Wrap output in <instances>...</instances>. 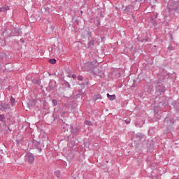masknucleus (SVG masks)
Returning <instances> with one entry per match:
<instances>
[{"label":"nucleus","mask_w":179,"mask_h":179,"mask_svg":"<svg viewBox=\"0 0 179 179\" xmlns=\"http://www.w3.org/2000/svg\"><path fill=\"white\" fill-rule=\"evenodd\" d=\"M93 68H94V66L92 62H87L85 64V71H92Z\"/></svg>","instance_id":"nucleus-2"},{"label":"nucleus","mask_w":179,"mask_h":179,"mask_svg":"<svg viewBox=\"0 0 179 179\" xmlns=\"http://www.w3.org/2000/svg\"><path fill=\"white\" fill-rule=\"evenodd\" d=\"M85 124L89 125L90 127V126L93 125V123H92V122H90L89 120H87V121H85Z\"/></svg>","instance_id":"nucleus-9"},{"label":"nucleus","mask_w":179,"mask_h":179,"mask_svg":"<svg viewBox=\"0 0 179 179\" xmlns=\"http://www.w3.org/2000/svg\"><path fill=\"white\" fill-rule=\"evenodd\" d=\"M1 107L3 108V110H7V108H9L10 106L9 104L2 103Z\"/></svg>","instance_id":"nucleus-5"},{"label":"nucleus","mask_w":179,"mask_h":179,"mask_svg":"<svg viewBox=\"0 0 179 179\" xmlns=\"http://www.w3.org/2000/svg\"><path fill=\"white\" fill-rule=\"evenodd\" d=\"M80 13H83V11H81Z\"/></svg>","instance_id":"nucleus-16"},{"label":"nucleus","mask_w":179,"mask_h":179,"mask_svg":"<svg viewBox=\"0 0 179 179\" xmlns=\"http://www.w3.org/2000/svg\"><path fill=\"white\" fill-rule=\"evenodd\" d=\"M25 158L28 163H33L34 162V156H33V154L31 153L27 154Z\"/></svg>","instance_id":"nucleus-1"},{"label":"nucleus","mask_w":179,"mask_h":179,"mask_svg":"<svg viewBox=\"0 0 179 179\" xmlns=\"http://www.w3.org/2000/svg\"><path fill=\"white\" fill-rule=\"evenodd\" d=\"M107 97L110 101L115 100V95H110V94H107Z\"/></svg>","instance_id":"nucleus-4"},{"label":"nucleus","mask_w":179,"mask_h":179,"mask_svg":"<svg viewBox=\"0 0 179 179\" xmlns=\"http://www.w3.org/2000/svg\"><path fill=\"white\" fill-rule=\"evenodd\" d=\"M52 103L54 104L55 106H57V100L53 99V100H52Z\"/></svg>","instance_id":"nucleus-11"},{"label":"nucleus","mask_w":179,"mask_h":179,"mask_svg":"<svg viewBox=\"0 0 179 179\" xmlns=\"http://www.w3.org/2000/svg\"><path fill=\"white\" fill-rule=\"evenodd\" d=\"M12 106H15V98H13V96L10 97V100Z\"/></svg>","instance_id":"nucleus-8"},{"label":"nucleus","mask_w":179,"mask_h":179,"mask_svg":"<svg viewBox=\"0 0 179 179\" xmlns=\"http://www.w3.org/2000/svg\"><path fill=\"white\" fill-rule=\"evenodd\" d=\"M71 134H76L78 132V131H79V129L76 128V129H73V127H71Z\"/></svg>","instance_id":"nucleus-6"},{"label":"nucleus","mask_w":179,"mask_h":179,"mask_svg":"<svg viewBox=\"0 0 179 179\" xmlns=\"http://www.w3.org/2000/svg\"><path fill=\"white\" fill-rule=\"evenodd\" d=\"M0 121H2L3 122H4L5 116H3V115H0Z\"/></svg>","instance_id":"nucleus-10"},{"label":"nucleus","mask_w":179,"mask_h":179,"mask_svg":"<svg viewBox=\"0 0 179 179\" xmlns=\"http://www.w3.org/2000/svg\"><path fill=\"white\" fill-rule=\"evenodd\" d=\"M5 10H9V6H5L3 7L0 8V12H5Z\"/></svg>","instance_id":"nucleus-3"},{"label":"nucleus","mask_w":179,"mask_h":179,"mask_svg":"<svg viewBox=\"0 0 179 179\" xmlns=\"http://www.w3.org/2000/svg\"><path fill=\"white\" fill-rule=\"evenodd\" d=\"M169 50H171V48H169Z\"/></svg>","instance_id":"nucleus-15"},{"label":"nucleus","mask_w":179,"mask_h":179,"mask_svg":"<svg viewBox=\"0 0 179 179\" xmlns=\"http://www.w3.org/2000/svg\"><path fill=\"white\" fill-rule=\"evenodd\" d=\"M177 179H179V178H177Z\"/></svg>","instance_id":"nucleus-17"},{"label":"nucleus","mask_w":179,"mask_h":179,"mask_svg":"<svg viewBox=\"0 0 179 179\" xmlns=\"http://www.w3.org/2000/svg\"><path fill=\"white\" fill-rule=\"evenodd\" d=\"M49 62L50 64H57V60L55 59H49Z\"/></svg>","instance_id":"nucleus-7"},{"label":"nucleus","mask_w":179,"mask_h":179,"mask_svg":"<svg viewBox=\"0 0 179 179\" xmlns=\"http://www.w3.org/2000/svg\"><path fill=\"white\" fill-rule=\"evenodd\" d=\"M126 124H129V120H125Z\"/></svg>","instance_id":"nucleus-14"},{"label":"nucleus","mask_w":179,"mask_h":179,"mask_svg":"<svg viewBox=\"0 0 179 179\" xmlns=\"http://www.w3.org/2000/svg\"><path fill=\"white\" fill-rule=\"evenodd\" d=\"M71 77L73 78V79H76V75L75 74H73Z\"/></svg>","instance_id":"nucleus-13"},{"label":"nucleus","mask_w":179,"mask_h":179,"mask_svg":"<svg viewBox=\"0 0 179 179\" xmlns=\"http://www.w3.org/2000/svg\"><path fill=\"white\" fill-rule=\"evenodd\" d=\"M78 80H83V77L82 76H78Z\"/></svg>","instance_id":"nucleus-12"}]
</instances>
